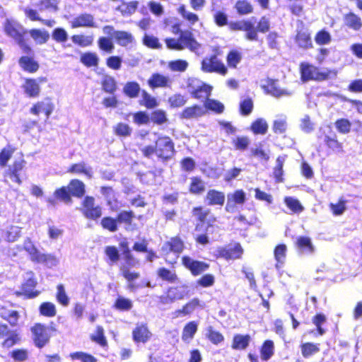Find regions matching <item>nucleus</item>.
Here are the masks:
<instances>
[{
	"mask_svg": "<svg viewBox=\"0 0 362 362\" xmlns=\"http://www.w3.org/2000/svg\"><path fill=\"white\" fill-rule=\"evenodd\" d=\"M69 190L72 195L81 197L85 193V185L78 180H73L69 184Z\"/></svg>",
	"mask_w": 362,
	"mask_h": 362,
	"instance_id": "31",
	"label": "nucleus"
},
{
	"mask_svg": "<svg viewBox=\"0 0 362 362\" xmlns=\"http://www.w3.org/2000/svg\"><path fill=\"white\" fill-rule=\"evenodd\" d=\"M54 110V105L49 99L37 102L30 109V112L35 115H38L40 112H44L47 118L49 117Z\"/></svg>",
	"mask_w": 362,
	"mask_h": 362,
	"instance_id": "12",
	"label": "nucleus"
},
{
	"mask_svg": "<svg viewBox=\"0 0 362 362\" xmlns=\"http://www.w3.org/2000/svg\"><path fill=\"white\" fill-rule=\"evenodd\" d=\"M197 331V324L194 321L187 323L182 331V339L185 341H189Z\"/></svg>",
	"mask_w": 362,
	"mask_h": 362,
	"instance_id": "32",
	"label": "nucleus"
},
{
	"mask_svg": "<svg viewBox=\"0 0 362 362\" xmlns=\"http://www.w3.org/2000/svg\"><path fill=\"white\" fill-rule=\"evenodd\" d=\"M319 351L320 348L318 345L313 343H305L301 346L302 355L305 358H308L317 353Z\"/></svg>",
	"mask_w": 362,
	"mask_h": 362,
	"instance_id": "51",
	"label": "nucleus"
},
{
	"mask_svg": "<svg viewBox=\"0 0 362 362\" xmlns=\"http://www.w3.org/2000/svg\"><path fill=\"white\" fill-rule=\"evenodd\" d=\"M351 124L346 119H340L336 121L335 127L341 134H348L351 130Z\"/></svg>",
	"mask_w": 362,
	"mask_h": 362,
	"instance_id": "58",
	"label": "nucleus"
},
{
	"mask_svg": "<svg viewBox=\"0 0 362 362\" xmlns=\"http://www.w3.org/2000/svg\"><path fill=\"white\" fill-rule=\"evenodd\" d=\"M240 110L241 115L244 116L249 115L253 110V102L250 98H245L240 103Z\"/></svg>",
	"mask_w": 362,
	"mask_h": 362,
	"instance_id": "57",
	"label": "nucleus"
},
{
	"mask_svg": "<svg viewBox=\"0 0 362 362\" xmlns=\"http://www.w3.org/2000/svg\"><path fill=\"white\" fill-rule=\"evenodd\" d=\"M156 156L163 160L171 158L175 153L174 143L168 136H160L156 141Z\"/></svg>",
	"mask_w": 362,
	"mask_h": 362,
	"instance_id": "4",
	"label": "nucleus"
},
{
	"mask_svg": "<svg viewBox=\"0 0 362 362\" xmlns=\"http://www.w3.org/2000/svg\"><path fill=\"white\" fill-rule=\"evenodd\" d=\"M284 202L286 206L293 212L298 213L303 211V207L299 202V201L293 197H286Z\"/></svg>",
	"mask_w": 362,
	"mask_h": 362,
	"instance_id": "55",
	"label": "nucleus"
},
{
	"mask_svg": "<svg viewBox=\"0 0 362 362\" xmlns=\"http://www.w3.org/2000/svg\"><path fill=\"white\" fill-rule=\"evenodd\" d=\"M33 340L37 346H44L49 339L48 328L41 324H37L32 328Z\"/></svg>",
	"mask_w": 362,
	"mask_h": 362,
	"instance_id": "6",
	"label": "nucleus"
},
{
	"mask_svg": "<svg viewBox=\"0 0 362 362\" xmlns=\"http://www.w3.org/2000/svg\"><path fill=\"white\" fill-rule=\"evenodd\" d=\"M187 100L181 94H174L168 98V103L171 107H180L185 105Z\"/></svg>",
	"mask_w": 362,
	"mask_h": 362,
	"instance_id": "52",
	"label": "nucleus"
},
{
	"mask_svg": "<svg viewBox=\"0 0 362 362\" xmlns=\"http://www.w3.org/2000/svg\"><path fill=\"white\" fill-rule=\"evenodd\" d=\"M245 199V193L242 189H238L233 193H229L227 196L226 210L228 212L233 213L235 210V205L243 204Z\"/></svg>",
	"mask_w": 362,
	"mask_h": 362,
	"instance_id": "8",
	"label": "nucleus"
},
{
	"mask_svg": "<svg viewBox=\"0 0 362 362\" xmlns=\"http://www.w3.org/2000/svg\"><path fill=\"white\" fill-rule=\"evenodd\" d=\"M19 65L23 70L30 73L35 72L39 68L38 64L28 57H21Z\"/></svg>",
	"mask_w": 362,
	"mask_h": 362,
	"instance_id": "29",
	"label": "nucleus"
},
{
	"mask_svg": "<svg viewBox=\"0 0 362 362\" xmlns=\"http://www.w3.org/2000/svg\"><path fill=\"white\" fill-rule=\"evenodd\" d=\"M206 335L209 339L214 344H218L223 341L224 339L223 336L220 332L214 330L211 327L207 329Z\"/></svg>",
	"mask_w": 362,
	"mask_h": 362,
	"instance_id": "63",
	"label": "nucleus"
},
{
	"mask_svg": "<svg viewBox=\"0 0 362 362\" xmlns=\"http://www.w3.org/2000/svg\"><path fill=\"white\" fill-rule=\"evenodd\" d=\"M235 8L238 13L245 15L252 13V6L247 1H238L235 4Z\"/></svg>",
	"mask_w": 362,
	"mask_h": 362,
	"instance_id": "59",
	"label": "nucleus"
},
{
	"mask_svg": "<svg viewBox=\"0 0 362 362\" xmlns=\"http://www.w3.org/2000/svg\"><path fill=\"white\" fill-rule=\"evenodd\" d=\"M165 42L170 49H189L191 52H197L201 48V45L196 40L192 33L187 30L182 31L178 39L166 38Z\"/></svg>",
	"mask_w": 362,
	"mask_h": 362,
	"instance_id": "1",
	"label": "nucleus"
},
{
	"mask_svg": "<svg viewBox=\"0 0 362 362\" xmlns=\"http://www.w3.org/2000/svg\"><path fill=\"white\" fill-rule=\"evenodd\" d=\"M140 86L136 82H128L125 84L123 91L129 98H136L140 91Z\"/></svg>",
	"mask_w": 362,
	"mask_h": 362,
	"instance_id": "43",
	"label": "nucleus"
},
{
	"mask_svg": "<svg viewBox=\"0 0 362 362\" xmlns=\"http://www.w3.org/2000/svg\"><path fill=\"white\" fill-rule=\"evenodd\" d=\"M286 246L284 244L279 245L276 247L274 250V257L277 262L276 264V267L277 269L280 268L284 263L286 255Z\"/></svg>",
	"mask_w": 362,
	"mask_h": 362,
	"instance_id": "33",
	"label": "nucleus"
},
{
	"mask_svg": "<svg viewBox=\"0 0 362 362\" xmlns=\"http://www.w3.org/2000/svg\"><path fill=\"white\" fill-rule=\"evenodd\" d=\"M296 42L302 48H309L312 47V42L310 35L305 32H300L297 34L296 38Z\"/></svg>",
	"mask_w": 362,
	"mask_h": 362,
	"instance_id": "45",
	"label": "nucleus"
},
{
	"mask_svg": "<svg viewBox=\"0 0 362 362\" xmlns=\"http://www.w3.org/2000/svg\"><path fill=\"white\" fill-rule=\"evenodd\" d=\"M251 130L255 134H265L268 130V124L265 119H257L251 125Z\"/></svg>",
	"mask_w": 362,
	"mask_h": 362,
	"instance_id": "37",
	"label": "nucleus"
},
{
	"mask_svg": "<svg viewBox=\"0 0 362 362\" xmlns=\"http://www.w3.org/2000/svg\"><path fill=\"white\" fill-rule=\"evenodd\" d=\"M301 79L306 82L310 80L324 81L328 78L330 71H320L315 66L306 62H303L300 65Z\"/></svg>",
	"mask_w": 362,
	"mask_h": 362,
	"instance_id": "3",
	"label": "nucleus"
},
{
	"mask_svg": "<svg viewBox=\"0 0 362 362\" xmlns=\"http://www.w3.org/2000/svg\"><path fill=\"white\" fill-rule=\"evenodd\" d=\"M168 291L175 301L183 299L185 297L189 295V292L188 286L186 285L177 287H170Z\"/></svg>",
	"mask_w": 362,
	"mask_h": 362,
	"instance_id": "28",
	"label": "nucleus"
},
{
	"mask_svg": "<svg viewBox=\"0 0 362 362\" xmlns=\"http://www.w3.org/2000/svg\"><path fill=\"white\" fill-rule=\"evenodd\" d=\"M4 27L6 35L14 39L24 52L30 50L24 42L23 36L27 31L22 25L13 19H6Z\"/></svg>",
	"mask_w": 362,
	"mask_h": 362,
	"instance_id": "2",
	"label": "nucleus"
},
{
	"mask_svg": "<svg viewBox=\"0 0 362 362\" xmlns=\"http://www.w3.org/2000/svg\"><path fill=\"white\" fill-rule=\"evenodd\" d=\"M205 109L203 107L199 105H194L192 107H187L181 113V118L182 119H195L201 117L205 114Z\"/></svg>",
	"mask_w": 362,
	"mask_h": 362,
	"instance_id": "18",
	"label": "nucleus"
},
{
	"mask_svg": "<svg viewBox=\"0 0 362 362\" xmlns=\"http://www.w3.org/2000/svg\"><path fill=\"white\" fill-rule=\"evenodd\" d=\"M205 189L204 182L199 178L194 177L191 178L189 192L192 194H200Z\"/></svg>",
	"mask_w": 362,
	"mask_h": 362,
	"instance_id": "48",
	"label": "nucleus"
},
{
	"mask_svg": "<svg viewBox=\"0 0 362 362\" xmlns=\"http://www.w3.org/2000/svg\"><path fill=\"white\" fill-rule=\"evenodd\" d=\"M37 263H44L49 267H55L59 263V259L52 254L42 253Z\"/></svg>",
	"mask_w": 362,
	"mask_h": 362,
	"instance_id": "49",
	"label": "nucleus"
},
{
	"mask_svg": "<svg viewBox=\"0 0 362 362\" xmlns=\"http://www.w3.org/2000/svg\"><path fill=\"white\" fill-rule=\"evenodd\" d=\"M182 264L189 269L194 276H197L209 268V264L201 261H197L188 256L182 258Z\"/></svg>",
	"mask_w": 362,
	"mask_h": 362,
	"instance_id": "7",
	"label": "nucleus"
},
{
	"mask_svg": "<svg viewBox=\"0 0 362 362\" xmlns=\"http://www.w3.org/2000/svg\"><path fill=\"white\" fill-rule=\"evenodd\" d=\"M52 38L58 42H64L68 39V34L63 28H55L52 34Z\"/></svg>",
	"mask_w": 362,
	"mask_h": 362,
	"instance_id": "64",
	"label": "nucleus"
},
{
	"mask_svg": "<svg viewBox=\"0 0 362 362\" xmlns=\"http://www.w3.org/2000/svg\"><path fill=\"white\" fill-rule=\"evenodd\" d=\"M13 148L8 146L4 148L0 153V165L5 167L13 153Z\"/></svg>",
	"mask_w": 362,
	"mask_h": 362,
	"instance_id": "62",
	"label": "nucleus"
},
{
	"mask_svg": "<svg viewBox=\"0 0 362 362\" xmlns=\"http://www.w3.org/2000/svg\"><path fill=\"white\" fill-rule=\"evenodd\" d=\"M102 86L104 91L113 93L117 89L116 81L113 77L105 76L102 81Z\"/></svg>",
	"mask_w": 362,
	"mask_h": 362,
	"instance_id": "47",
	"label": "nucleus"
},
{
	"mask_svg": "<svg viewBox=\"0 0 362 362\" xmlns=\"http://www.w3.org/2000/svg\"><path fill=\"white\" fill-rule=\"evenodd\" d=\"M113 37L117 42L122 46H127L129 44L134 42V37L132 33L126 31H117L113 33Z\"/></svg>",
	"mask_w": 362,
	"mask_h": 362,
	"instance_id": "23",
	"label": "nucleus"
},
{
	"mask_svg": "<svg viewBox=\"0 0 362 362\" xmlns=\"http://www.w3.org/2000/svg\"><path fill=\"white\" fill-rule=\"evenodd\" d=\"M315 40L320 45H327L331 42L332 36L328 32L321 30L317 33Z\"/></svg>",
	"mask_w": 362,
	"mask_h": 362,
	"instance_id": "60",
	"label": "nucleus"
},
{
	"mask_svg": "<svg viewBox=\"0 0 362 362\" xmlns=\"http://www.w3.org/2000/svg\"><path fill=\"white\" fill-rule=\"evenodd\" d=\"M114 307L121 311H129L132 308L133 303L129 298L119 296L115 302Z\"/></svg>",
	"mask_w": 362,
	"mask_h": 362,
	"instance_id": "39",
	"label": "nucleus"
},
{
	"mask_svg": "<svg viewBox=\"0 0 362 362\" xmlns=\"http://www.w3.org/2000/svg\"><path fill=\"white\" fill-rule=\"evenodd\" d=\"M177 11L182 16V17L185 20L187 21L191 25H194L199 21L198 16L187 10L185 5H181L178 8Z\"/></svg>",
	"mask_w": 362,
	"mask_h": 362,
	"instance_id": "41",
	"label": "nucleus"
},
{
	"mask_svg": "<svg viewBox=\"0 0 362 362\" xmlns=\"http://www.w3.org/2000/svg\"><path fill=\"white\" fill-rule=\"evenodd\" d=\"M205 202L208 205L222 206L225 202V194L223 192L210 189L206 194Z\"/></svg>",
	"mask_w": 362,
	"mask_h": 362,
	"instance_id": "16",
	"label": "nucleus"
},
{
	"mask_svg": "<svg viewBox=\"0 0 362 362\" xmlns=\"http://www.w3.org/2000/svg\"><path fill=\"white\" fill-rule=\"evenodd\" d=\"M274 342L271 340L265 341L260 351L261 358L263 361L269 360L274 355Z\"/></svg>",
	"mask_w": 362,
	"mask_h": 362,
	"instance_id": "35",
	"label": "nucleus"
},
{
	"mask_svg": "<svg viewBox=\"0 0 362 362\" xmlns=\"http://www.w3.org/2000/svg\"><path fill=\"white\" fill-rule=\"evenodd\" d=\"M57 301L64 306H67L69 303V298L66 293L64 286L62 284L57 286Z\"/></svg>",
	"mask_w": 362,
	"mask_h": 362,
	"instance_id": "53",
	"label": "nucleus"
},
{
	"mask_svg": "<svg viewBox=\"0 0 362 362\" xmlns=\"http://www.w3.org/2000/svg\"><path fill=\"white\" fill-rule=\"evenodd\" d=\"M99 58L95 53L86 52L81 56V62L88 67L97 66Z\"/></svg>",
	"mask_w": 362,
	"mask_h": 362,
	"instance_id": "34",
	"label": "nucleus"
},
{
	"mask_svg": "<svg viewBox=\"0 0 362 362\" xmlns=\"http://www.w3.org/2000/svg\"><path fill=\"white\" fill-rule=\"evenodd\" d=\"M219 255L226 259H235L240 257L243 254V249L240 244H235L233 247L221 249Z\"/></svg>",
	"mask_w": 362,
	"mask_h": 362,
	"instance_id": "14",
	"label": "nucleus"
},
{
	"mask_svg": "<svg viewBox=\"0 0 362 362\" xmlns=\"http://www.w3.org/2000/svg\"><path fill=\"white\" fill-rule=\"evenodd\" d=\"M272 129L275 134H284L287 129V119L286 116H281L276 118L272 126Z\"/></svg>",
	"mask_w": 362,
	"mask_h": 362,
	"instance_id": "40",
	"label": "nucleus"
},
{
	"mask_svg": "<svg viewBox=\"0 0 362 362\" xmlns=\"http://www.w3.org/2000/svg\"><path fill=\"white\" fill-rule=\"evenodd\" d=\"M72 42L81 47H88L93 44V37L92 35H75L71 37Z\"/></svg>",
	"mask_w": 362,
	"mask_h": 362,
	"instance_id": "44",
	"label": "nucleus"
},
{
	"mask_svg": "<svg viewBox=\"0 0 362 362\" xmlns=\"http://www.w3.org/2000/svg\"><path fill=\"white\" fill-rule=\"evenodd\" d=\"M0 317L7 320L11 325L14 326L17 325L19 315L16 310L2 307L0 308Z\"/></svg>",
	"mask_w": 362,
	"mask_h": 362,
	"instance_id": "27",
	"label": "nucleus"
},
{
	"mask_svg": "<svg viewBox=\"0 0 362 362\" xmlns=\"http://www.w3.org/2000/svg\"><path fill=\"white\" fill-rule=\"evenodd\" d=\"M71 28L79 27L96 28L97 25L94 21V17L89 13H82L74 18L71 21Z\"/></svg>",
	"mask_w": 362,
	"mask_h": 362,
	"instance_id": "10",
	"label": "nucleus"
},
{
	"mask_svg": "<svg viewBox=\"0 0 362 362\" xmlns=\"http://www.w3.org/2000/svg\"><path fill=\"white\" fill-rule=\"evenodd\" d=\"M21 236V228L11 226L6 230L5 238L8 242H15Z\"/></svg>",
	"mask_w": 362,
	"mask_h": 362,
	"instance_id": "50",
	"label": "nucleus"
},
{
	"mask_svg": "<svg viewBox=\"0 0 362 362\" xmlns=\"http://www.w3.org/2000/svg\"><path fill=\"white\" fill-rule=\"evenodd\" d=\"M157 274L163 280L170 283H174L177 279V276L175 271L169 270L164 267L158 269Z\"/></svg>",
	"mask_w": 362,
	"mask_h": 362,
	"instance_id": "38",
	"label": "nucleus"
},
{
	"mask_svg": "<svg viewBox=\"0 0 362 362\" xmlns=\"http://www.w3.org/2000/svg\"><path fill=\"white\" fill-rule=\"evenodd\" d=\"M202 69L205 72H216L222 76H225L228 69L223 62H221L216 55L209 58H204L202 62Z\"/></svg>",
	"mask_w": 362,
	"mask_h": 362,
	"instance_id": "5",
	"label": "nucleus"
},
{
	"mask_svg": "<svg viewBox=\"0 0 362 362\" xmlns=\"http://www.w3.org/2000/svg\"><path fill=\"white\" fill-rule=\"evenodd\" d=\"M36 284L37 281L34 278V274L32 272L26 273L25 282L23 284V290L28 295L29 298H34L38 295L37 292L31 291Z\"/></svg>",
	"mask_w": 362,
	"mask_h": 362,
	"instance_id": "20",
	"label": "nucleus"
},
{
	"mask_svg": "<svg viewBox=\"0 0 362 362\" xmlns=\"http://www.w3.org/2000/svg\"><path fill=\"white\" fill-rule=\"evenodd\" d=\"M204 107L217 113L223 112L224 105L218 100L207 99L205 102Z\"/></svg>",
	"mask_w": 362,
	"mask_h": 362,
	"instance_id": "54",
	"label": "nucleus"
},
{
	"mask_svg": "<svg viewBox=\"0 0 362 362\" xmlns=\"http://www.w3.org/2000/svg\"><path fill=\"white\" fill-rule=\"evenodd\" d=\"M68 172L71 173H83L88 178H91L93 173L92 168L87 165L84 162L72 165Z\"/></svg>",
	"mask_w": 362,
	"mask_h": 362,
	"instance_id": "22",
	"label": "nucleus"
},
{
	"mask_svg": "<svg viewBox=\"0 0 362 362\" xmlns=\"http://www.w3.org/2000/svg\"><path fill=\"white\" fill-rule=\"evenodd\" d=\"M150 119L158 124H162L167 121L165 112L158 110L152 112Z\"/></svg>",
	"mask_w": 362,
	"mask_h": 362,
	"instance_id": "61",
	"label": "nucleus"
},
{
	"mask_svg": "<svg viewBox=\"0 0 362 362\" xmlns=\"http://www.w3.org/2000/svg\"><path fill=\"white\" fill-rule=\"evenodd\" d=\"M189 66V64L186 60L177 59L168 62V67L172 71L184 72Z\"/></svg>",
	"mask_w": 362,
	"mask_h": 362,
	"instance_id": "42",
	"label": "nucleus"
},
{
	"mask_svg": "<svg viewBox=\"0 0 362 362\" xmlns=\"http://www.w3.org/2000/svg\"><path fill=\"white\" fill-rule=\"evenodd\" d=\"M148 84L152 88H170L172 85V80L168 76L156 73L150 77Z\"/></svg>",
	"mask_w": 362,
	"mask_h": 362,
	"instance_id": "11",
	"label": "nucleus"
},
{
	"mask_svg": "<svg viewBox=\"0 0 362 362\" xmlns=\"http://www.w3.org/2000/svg\"><path fill=\"white\" fill-rule=\"evenodd\" d=\"M98 46L100 49L111 53L115 48L114 44L110 38L102 37L98 40Z\"/></svg>",
	"mask_w": 362,
	"mask_h": 362,
	"instance_id": "56",
	"label": "nucleus"
},
{
	"mask_svg": "<svg viewBox=\"0 0 362 362\" xmlns=\"http://www.w3.org/2000/svg\"><path fill=\"white\" fill-rule=\"evenodd\" d=\"M40 313L42 315L46 317H54L57 314L56 307L52 303H43L40 306Z\"/></svg>",
	"mask_w": 362,
	"mask_h": 362,
	"instance_id": "46",
	"label": "nucleus"
},
{
	"mask_svg": "<svg viewBox=\"0 0 362 362\" xmlns=\"http://www.w3.org/2000/svg\"><path fill=\"white\" fill-rule=\"evenodd\" d=\"M25 162L23 158L16 160L13 163L9 166L6 175L13 181L18 185L21 184V180L20 178V172L25 167Z\"/></svg>",
	"mask_w": 362,
	"mask_h": 362,
	"instance_id": "9",
	"label": "nucleus"
},
{
	"mask_svg": "<svg viewBox=\"0 0 362 362\" xmlns=\"http://www.w3.org/2000/svg\"><path fill=\"white\" fill-rule=\"evenodd\" d=\"M268 93L271 94L274 97L280 98L283 96H289L291 93L286 89L281 88L277 86L274 82L269 84L266 88Z\"/></svg>",
	"mask_w": 362,
	"mask_h": 362,
	"instance_id": "36",
	"label": "nucleus"
},
{
	"mask_svg": "<svg viewBox=\"0 0 362 362\" xmlns=\"http://www.w3.org/2000/svg\"><path fill=\"white\" fill-rule=\"evenodd\" d=\"M29 34L33 40L38 45L46 43L49 38V33L40 29H31L29 30Z\"/></svg>",
	"mask_w": 362,
	"mask_h": 362,
	"instance_id": "25",
	"label": "nucleus"
},
{
	"mask_svg": "<svg viewBox=\"0 0 362 362\" xmlns=\"http://www.w3.org/2000/svg\"><path fill=\"white\" fill-rule=\"evenodd\" d=\"M250 335L236 334L233 337L232 348L236 350L245 349L250 341Z\"/></svg>",
	"mask_w": 362,
	"mask_h": 362,
	"instance_id": "26",
	"label": "nucleus"
},
{
	"mask_svg": "<svg viewBox=\"0 0 362 362\" xmlns=\"http://www.w3.org/2000/svg\"><path fill=\"white\" fill-rule=\"evenodd\" d=\"M133 339L136 342L146 343L151 337V333L144 325H139L133 330Z\"/></svg>",
	"mask_w": 362,
	"mask_h": 362,
	"instance_id": "15",
	"label": "nucleus"
},
{
	"mask_svg": "<svg viewBox=\"0 0 362 362\" xmlns=\"http://www.w3.org/2000/svg\"><path fill=\"white\" fill-rule=\"evenodd\" d=\"M296 245L298 248L303 253L312 255L315 252V246L309 237L299 236L297 238Z\"/></svg>",
	"mask_w": 362,
	"mask_h": 362,
	"instance_id": "19",
	"label": "nucleus"
},
{
	"mask_svg": "<svg viewBox=\"0 0 362 362\" xmlns=\"http://www.w3.org/2000/svg\"><path fill=\"white\" fill-rule=\"evenodd\" d=\"M23 247L28 254L30 259L37 262L42 252L35 247L30 238H27L24 240Z\"/></svg>",
	"mask_w": 362,
	"mask_h": 362,
	"instance_id": "17",
	"label": "nucleus"
},
{
	"mask_svg": "<svg viewBox=\"0 0 362 362\" xmlns=\"http://www.w3.org/2000/svg\"><path fill=\"white\" fill-rule=\"evenodd\" d=\"M197 307L204 308V304L202 303L197 298H194L186 303L182 309L177 310L175 313L177 314V316H178L180 314L187 315L192 313Z\"/></svg>",
	"mask_w": 362,
	"mask_h": 362,
	"instance_id": "21",
	"label": "nucleus"
},
{
	"mask_svg": "<svg viewBox=\"0 0 362 362\" xmlns=\"http://www.w3.org/2000/svg\"><path fill=\"white\" fill-rule=\"evenodd\" d=\"M139 2L136 1L129 3H122V5L117 7V11H119L123 16H131L135 13L138 8Z\"/></svg>",
	"mask_w": 362,
	"mask_h": 362,
	"instance_id": "30",
	"label": "nucleus"
},
{
	"mask_svg": "<svg viewBox=\"0 0 362 362\" xmlns=\"http://www.w3.org/2000/svg\"><path fill=\"white\" fill-rule=\"evenodd\" d=\"M40 81L36 79H26L23 86L25 93L31 98H36L40 92V82L44 81V79L40 78Z\"/></svg>",
	"mask_w": 362,
	"mask_h": 362,
	"instance_id": "13",
	"label": "nucleus"
},
{
	"mask_svg": "<svg viewBox=\"0 0 362 362\" xmlns=\"http://www.w3.org/2000/svg\"><path fill=\"white\" fill-rule=\"evenodd\" d=\"M344 23L354 30H358L362 27V21L360 17L354 13H349L344 16Z\"/></svg>",
	"mask_w": 362,
	"mask_h": 362,
	"instance_id": "24",
	"label": "nucleus"
}]
</instances>
